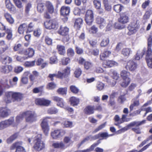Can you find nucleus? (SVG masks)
<instances>
[{
  "label": "nucleus",
  "instance_id": "obj_1",
  "mask_svg": "<svg viewBox=\"0 0 152 152\" xmlns=\"http://www.w3.org/2000/svg\"><path fill=\"white\" fill-rule=\"evenodd\" d=\"M42 134H35L32 136L31 138H28V141L29 143L31 142L32 140L34 142V148L39 151L43 149L45 147V143L41 140Z\"/></svg>",
  "mask_w": 152,
  "mask_h": 152
},
{
  "label": "nucleus",
  "instance_id": "obj_2",
  "mask_svg": "<svg viewBox=\"0 0 152 152\" xmlns=\"http://www.w3.org/2000/svg\"><path fill=\"white\" fill-rule=\"evenodd\" d=\"M49 119H51L50 117H46L43 118L41 123V126L43 132L45 136L48 135L50 130L49 126L48 124V122L50 121Z\"/></svg>",
  "mask_w": 152,
  "mask_h": 152
},
{
  "label": "nucleus",
  "instance_id": "obj_3",
  "mask_svg": "<svg viewBox=\"0 0 152 152\" xmlns=\"http://www.w3.org/2000/svg\"><path fill=\"white\" fill-rule=\"evenodd\" d=\"M24 113L26 122L32 123L36 121L37 115L34 112L28 111Z\"/></svg>",
  "mask_w": 152,
  "mask_h": 152
},
{
  "label": "nucleus",
  "instance_id": "obj_4",
  "mask_svg": "<svg viewBox=\"0 0 152 152\" xmlns=\"http://www.w3.org/2000/svg\"><path fill=\"white\" fill-rule=\"evenodd\" d=\"M45 28L49 29H56L58 27V24L55 20H50L47 21L44 23Z\"/></svg>",
  "mask_w": 152,
  "mask_h": 152
},
{
  "label": "nucleus",
  "instance_id": "obj_5",
  "mask_svg": "<svg viewBox=\"0 0 152 152\" xmlns=\"http://www.w3.org/2000/svg\"><path fill=\"white\" fill-rule=\"evenodd\" d=\"M65 133L64 130L61 129H57L51 132L50 135L53 139H56L62 137Z\"/></svg>",
  "mask_w": 152,
  "mask_h": 152
},
{
  "label": "nucleus",
  "instance_id": "obj_6",
  "mask_svg": "<svg viewBox=\"0 0 152 152\" xmlns=\"http://www.w3.org/2000/svg\"><path fill=\"white\" fill-rule=\"evenodd\" d=\"M14 122L13 117H11L8 119L1 121L0 122V130L3 129L12 125Z\"/></svg>",
  "mask_w": 152,
  "mask_h": 152
},
{
  "label": "nucleus",
  "instance_id": "obj_7",
  "mask_svg": "<svg viewBox=\"0 0 152 152\" xmlns=\"http://www.w3.org/2000/svg\"><path fill=\"white\" fill-rule=\"evenodd\" d=\"M85 20L88 25L91 24L94 20V16L92 10H87L85 15Z\"/></svg>",
  "mask_w": 152,
  "mask_h": 152
},
{
  "label": "nucleus",
  "instance_id": "obj_8",
  "mask_svg": "<svg viewBox=\"0 0 152 152\" xmlns=\"http://www.w3.org/2000/svg\"><path fill=\"white\" fill-rule=\"evenodd\" d=\"M138 28V25L136 22L131 23L129 25L128 28L129 31L128 33L129 35H131L135 33Z\"/></svg>",
  "mask_w": 152,
  "mask_h": 152
},
{
  "label": "nucleus",
  "instance_id": "obj_9",
  "mask_svg": "<svg viewBox=\"0 0 152 152\" xmlns=\"http://www.w3.org/2000/svg\"><path fill=\"white\" fill-rule=\"evenodd\" d=\"M50 103V101L44 98H37L35 100V104L38 105L48 106Z\"/></svg>",
  "mask_w": 152,
  "mask_h": 152
},
{
  "label": "nucleus",
  "instance_id": "obj_10",
  "mask_svg": "<svg viewBox=\"0 0 152 152\" xmlns=\"http://www.w3.org/2000/svg\"><path fill=\"white\" fill-rule=\"evenodd\" d=\"M11 113L10 110L7 107H0V117L5 118L9 115Z\"/></svg>",
  "mask_w": 152,
  "mask_h": 152
},
{
  "label": "nucleus",
  "instance_id": "obj_11",
  "mask_svg": "<svg viewBox=\"0 0 152 152\" xmlns=\"http://www.w3.org/2000/svg\"><path fill=\"white\" fill-rule=\"evenodd\" d=\"M137 64L133 61L130 60L128 62L126 68L131 71H134L137 68Z\"/></svg>",
  "mask_w": 152,
  "mask_h": 152
},
{
  "label": "nucleus",
  "instance_id": "obj_12",
  "mask_svg": "<svg viewBox=\"0 0 152 152\" xmlns=\"http://www.w3.org/2000/svg\"><path fill=\"white\" fill-rule=\"evenodd\" d=\"M119 22L123 24L127 23L129 21V17L126 13H120V17L118 19Z\"/></svg>",
  "mask_w": 152,
  "mask_h": 152
},
{
  "label": "nucleus",
  "instance_id": "obj_13",
  "mask_svg": "<svg viewBox=\"0 0 152 152\" xmlns=\"http://www.w3.org/2000/svg\"><path fill=\"white\" fill-rule=\"evenodd\" d=\"M70 68L66 67L63 71V73L58 72V77L59 78L62 79L68 76L70 73Z\"/></svg>",
  "mask_w": 152,
  "mask_h": 152
},
{
  "label": "nucleus",
  "instance_id": "obj_14",
  "mask_svg": "<svg viewBox=\"0 0 152 152\" xmlns=\"http://www.w3.org/2000/svg\"><path fill=\"white\" fill-rule=\"evenodd\" d=\"M23 97L22 94L19 92H14L12 99L13 102H20L23 99Z\"/></svg>",
  "mask_w": 152,
  "mask_h": 152
},
{
  "label": "nucleus",
  "instance_id": "obj_15",
  "mask_svg": "<svg viewBox=\"0 0 152 152\" xmlns=\"http://www.w3.org/2000/svg\"><path fill=\"white\" fill-rule=\"evenodd\" d=\"M14 92L13 91H7L5 93V98L4 100L7 103L11 102V99H12Z\"/></svg>",
  "mask_w": 152,
  "mask_h": 152
},
{
  "label": "nucleus",
  "instance_id": "obj_16",
  "mask_svg": "<svg viewBox=\"0 0 152 152\" xmlns=\"http://www.w3.org/2000/svg\"><path fill=\"white\" fill-rule=\"evenodd\" d=\"M145 120H142V121H134L133 122H138V123H140L141 122V123L140 125H135L134 126H135V127H133L132 128V130L134 132H136V133L138 134H140L141 133V132L140 131V128L139 127V126L141 125H142L144 124H145Z\"/></svg>",
  "mask_w": 152,
  "mask_h": 152
},
{
  "label": "nucleus",
  "instance_id": "obj_17",
  "mask_svg": "<svg viewBox=\"0 0 152 152\" xmlns=\"http://www.w3.org/2000/svg\"><path fill=\"white\" fill-rule=\"evenodd\" d=\"M97 23L99 25V28L102 29L106 25V22L104 19L100 17H98L96 20Z\"/></svg>",
  "mask_w": 152,
  "mask_h": 152
},
{
  "label": "nucleus",
  "instance_id": "obj_18",
  "mask_svg": "<svg viewBox=\"0 0 152 152\" xmlns=\"http://www.w3.org/2000/svg\"><path fill=\"white\" fill-rule=\"evenodd\" d=\"M29 74V72L28 71L25 72L22 75L21 81L23 84H26L28 82V76Z\"/></svg>",
  "mask_w": 152,
  "mask_h": 152
},
{
  "label": "nucleus",
  "instance_id": "obj_19",
  "mask_svg": "<svg viewBox=\"0 0 152 152\" xmlns=\"http://www.w3.org/2000/svg\"><path fill=\"white\" fill-rule=\"evenodd\" d=\"M94 110L93 106H88L85 108L84 112L87 115H91L94 113Z\"/></svg>",
  "mask_w": 152,
  "mask_h": 152
},
{
  "label": "nucleus",
  "instance_id": "obj_20",
  "mask_svg": "<svg viewBox=\"0 0 152 152\" xmlns=\"http://www.w3.org/2000/svg\"><path fill=\"white\" fill-rule=\"evenodd\" d=\"M69 31V29L66 26L61 27L58 31V33L64 36L68 34Z\"/></svg>",
  "mask_w": 152,
  "mask_h": 152
},
{
  "label": "nucleus",
  "instance_id": "obj_21",
  "mask_svg": "<svg viewBox=\"0 0 152 152\" xmlns=\"http://www.w3.org/2000/svg\"><path fill=\"white\" fill-rule=\"evenodd\" d=\"M100 141L99 140L97 141V142L94 143L89 148L85 150L77 151L75 152H90L91 151H93L94 149V148L98 145Z\"/></svg>",
  "mask_w": 152,
  "mask_h": 152
},
{
  "label": "nucleus",
  "instance_id": "obj_22",
  "mask_svg": "<svg viewBox=\"0 0 152 152\" xmlns=\"http://www.w3.org/2000/svg\"><path fill=\"white\" fill-rule=\"evenodd\" d=\"M132 51L131 49L129 48H124L122 50L121 54L124 57H128L132 53Z\"/></svg>",
  "mask_w": 152,
  "mask_h": 152
},
{
  "label": "nucleus",
  "instance_id": "obj_23",
  "mask_svg": "<svg viewBox=\"0 0 152 152\" xmlns=\"http://www.w3.org/2000/svg\"><path fill=\"white\" fill-rule=\"evenodd\" d=\"M71 105L73 106H75L77 105L80 102V99L75 97L72 96L69 99Z\"/></svg>",
  "mask_w": 152,
  "mask_h": 152
},
{
  "label": "nucleus",
  "instance_id": "obj_24",
  "mask_svg": "<svg viewBox=\"0 0 152 152\" xmlns=\"http://www.w3.org/2000/svg\"><path fill=\"white\" fill-rule=\"evenodd\" d=\"M12 69V67L10 65H6L1 67V70L4 73H8Z\"/></svg>",
  "mask_w": 152,
  "mask_h": 152
},
{
  "label": "nucleus",
  "instance_id": "obj_25",
  "mask_svg": "<svg viewBox=\"0 0 152 152\" xmlns=\"http://www.w3.org/2000/svg\"><path fill=\"white\" fill-rule=\"evenodd\" d=\"M52 146L55 148H60L64 149L66 148V146H65L64 144L62 142H54L52 144Z\"/></svg>",
  "mask_w": 152,
  "mask_h": 152
},
{
  "label": "nucleus",
  "instance_id": "obj_26",
  "mask_svg": "<svg viewBox=\"0 0 152 152\" xmlns=\"http://www.w3.org/2000/svg\"><path fill=\"white\" fill-rule=\"evenodd\" d=\"M57 49L58 53L61 55H64L65 53V47L64 46L58 45L57 46Z\"/></svg>",
  "mask_w": 152,
  "mask_h": 152
},
{
  "label": "nucleus",
  "instance_id": "obj_27",
  "mask_svg": "<svg viewBox=\"0 0 152 152\" xmlns=\"http://www.w3.org/2000/svg\"><path fill=\"white\" fill-rule=\"evenodd\" d=\"M141 123V122L138 123L136 122H132L130 124H128L126 126L124 127V128L121 129V131L123 132H124L128 130L131 127L134 126L135 125H138L139 124L140 125Z\"/></svg>",
  "mask_w": 152,
  "mask_h": 152
},
{
  "label": "nucleus",
  "instance_id": "obj_28",
  "mask_svg": "<svg viewBox=\"0 0 152 152\" xmlns=\"http://www.w3.org/2000/svg\"><path fill=\"white\" fill-rule=\"evenodd\" d=\"M104 64H105L108 67H112L114 66H117L118 63L116 62L112 61L107 60L104 62Z\"/></svg>",
  "mask_w": 152,
  "mask_h": 152
},
{
  "label": "nucleus",
  "instance_id": "obj_29",
  "mask_svg": "<svg viewBox=\"0 0 152 152\" xmlns=\"http://www.w3.org/2000/svg\"><path fill=\"white\" fill-rule=\"evenodd\" d=\"M111 54V52L110 51L106 50L103 53H101L100 55V59L101 60H103L105 58L108 57Z\"/></svg>",
  "mask_w": 152,
  "mask_h": 152
},
{
  "label": "nucleus",
  "instance_id": "obj_30",
  "mask_svg": "<svg viewBox=\"0 0 152 152\" xmlns=\"http://www.w3.org/2000/svg\"><path fill=\"white\" fill-rule=\"evenodd\" d=\"M34 50L32 48H28L27 49L25 52L24 53L25 55H28L27 57L28 58L32 57L34 54Z\"/></svg>",
  "mask_w": 152,
  "mask_h": 152
},
{
  "label": "nucleus",
  "instance_id": "obj_31",
  "mask_svg": "<svg viewBox=\"0 0 152 152\" xmlns=\"http://www.w3.org/2000/svg\"><path fill=\"white\" fill-rule=\"evenodd\" d=\"M145 51V48L144 49L142 52L140 50L138 51L135 56V59L137 60H139L140 58H142L143 56L144 55Z\"/></svg>",
  "mask_w": 152,
  "mask_h": 152
},
{
  "label": "nucleus",
  "instance_id": "obj_32",
  "mask_svg": "<svg viewBox=\"0 0 152 152\" xmlns=\"http://www.w3.org/2000/svg\"><path fill=\"white\" fill-rule=\"evenodd\" d=\"M27 25L25 23L20 25L18 28V32L20 34H23L24 31L27 29Z\"/></svg>",
  "mask_w": 152,
  "mask_h": 152
},
{
  "label": "nucleus",
  "instance_id": "obj_33",
  "mask_svg": "<svg viewBox=\"0 0 152 152\" xmlns=\"http://www.w3.org/2000/svg\"><path fill=\"white\" fill-rule=\"evenodd\" d=\"M83 20L82 18H78L77 19L75 22L74 27L77 29H79L82 24Z\"/></svg>",
  "mask_w": 152,
  "mask_h": 152
},
{
  "label": "nucleus",
  "instance_id": "obj_34",
  "mask_svg": "<svg viewBox=\"0 0 152 152\" xmlns=\"http://www.w3.org/2000/svg\"><path fill=\"white\" fill-rule=\"evenodd\" d=\"M130 73L129 72H127L125 70H123L121 72V76L122 78V79H130L129 76Z\"/></svg>",
  "mask_w": 152,
  "mask_h": 152
},
{
  "label": "nucleus",
  "instance_id": "obj_35",
  "mask_svg": "<svg viewBox=\"0 0 152 152\" xmlns=\"http://www.w3.org/2000/svg\"><path fill=\"white\" fill-rule=\"evenodd\" d=\"M109 39L108 37H105L103 38L100 43V46L101 47H105L109 43Z\"/></svg>",
  "mask_w": 152,
  "mask_h": 152
},
{
  "label": "nucleus",
  "instance_id": "obj_36",
  "mask_svg": "<svg viewBox=\"0 0 152 152\" xmlns=\"http://www.w3.org/2000/svg\"><path fill=\"white\" fill-rule=\"evenodd\" d=\"M58 112V110L55 107H52L48 108L47 111V113L49 114H55Z\"/></svg>",
  "mask_w": 152,
  "mask_h": 152
},
{
  "label": "nucleus",
  "instance_id": "obj_37",
  "mask_svg": "<svg viewBox=\"0 0 152 152\" xmlns=\"http://www.w3.org/2000/svg\"><path fill=\"white\" fill-rule=\"evenodd\" d=\"M57 92L59 94L66 95L67 92V88H60L57 90Z\"/></svg>",
  "mask_w": 152,
  "mask_h": 152
},
{
  "label": "nucleus",
  "instance_id": "obj_38",
  "mask_svg": "<svg viewBox=\"0 0 152 152\" xmlns=\"http://www.w3.org/2000/svg\"><path fill=\"white\" fill-rule=\"evenodd\" d=\"M25 117V114L23 113H20L16 118V122L18 124Z\"/></svg>",
  "mask_w": 152,
  "mask_h": 152
},
{
  "label": "nucleus",
  "instance_id": "obj_39",
  "mask_svg": "<svg viewBox=\"0 0 152 152\" xmlns=\"http://www.w3.org/2000/svg\"><path fill=\"white\" fill-rule=\"evenodd\" d=\"M104 84L101 82H98L96 85V88L97 90L101 91L104 89Z\"/></svg>",
  "mask_w": 152,
  "mask_h": 152
},
{
  "label": "nucleus",
  "instance_id": "obj_40",
  "mask_svg": "<svg viewBox=\"0 0 152 152\" xmlns=\"http://www.w3.org/2000/svg\"><path fill=\"white\" fill-rule=\"evenodd\" d=\"M130 82V79H123L122 82L121 83V85L123 87H126L129 84Z\"/></svg>",
  "mask_w": 152,
  "mask_h": 152
},
{
  "label": "nucleus",
  "instance_id": "obj_41",
  "mask_svg": "<svg viewBox=\"0 0 152 152\" xmlns=\"http://www.w3.org/2000/svg\"><path fill=\"white\" fill-rule=\"evenodd\" d=\"M130 82V79H123L122 82L121 83V85L123 87H126L129 84Z\"/></svg>",
  "mask_w": 152,
  "mask_h": 152
},
{
  "label": "nucleus",
  "instance_id": "obj_42",
  "mask_svg": "<svg viewBox=\"0 0 152 152\" xmlns=\"http://www.w3.org/2000/svg\"><path fill=\"white\" fill-rule=\"evenodd\" d=\"M6 6L7 9L9 10H11L12 9H14V7L11 3L10 0H5V1Z\"/></svg>",
  "mask_w": 152,
  "mask_h": 152
},
{
  "label": "nucleus",
  "instance_id": "obj_43",
  "mask_svg": "<svg viewBox=\"0 0 152 152\" xmlns=\"http://www.w3.org/2000/svg\"><path fill=\"white\" fill-rule=\"evenodd\" d=\"M62 124L64 127H72V122L68 121H64Z\"/></svg>",
  "mask_w": 152,
  "mask_h": 152
},
{
  "label": "nucleus",
  "instance_id": "obj_44",
  "mask_svg": "<svg viewBox=\"0 0 152 152\" xmlns=\"http://www.w3.org/2000/svg\"><path fill=\"white\" fill-rule=\"evenodd\" d=\"M152 143V142H151L145 146L144 147L142 148L140 150H139V151H138V150H136L133 149L131 151H130L127 152H142L144 151L145 150V149H146L147 148H148V147L151 145V144Z\"/></svg>",
  "mask_w": 152,
  "mask_h": 152
},
{
  "label": "nucleus",
  "instance_id": "obj_45",
  "mask_svg": "<svg viewBox=\"0 0 152 152\" xmlns=\"http://www.w3.org/2000/svg\"><path fill=\"white\" fill-rule=\"evenodd\" d=\"M114 119L115 121V125L116 126H118L121 123H119L121 121V119H120V117L118 115H116L114 117Z\"/></svg>",
  "mask_w": 152,
  "mask_h": 152
},
{
  "label": "nucleus",
  "instance_id": "obj_46",
  "mask_svg": "<svg viewBox=\"0 0 152 152\" xmlns=\"http://www.w3.org/2000/svg\"><path fill=\"white\" fill-rule=\"evenodd\" d=\"M18 136V134L16 133L11 136L7 140V142L8 143H10L13 140L16 139Z\"/></svg>",
  "mask_w": 152,
  "mask_h": 152
},
{
  "label": "nucleus",
  "instance_id": "obj_47",
  "mask_svg": "<svg viewBox=\"0 0 152 152\" xmlns=\"http://www.w3.org/2000/svg\"><path fill=\"white\" fill-rule=\"evenodd\" d=\"M70 62V59L68 58L64 57L61 59V62L63 65H67Z\"/></svg>",
  "mask_w": 152,
  "mask_h": 152
},
{
  "label": "nucleus",
  "instance_id": "obj_48",
  "mask_svg": "<svg viewBox=\"0 0 152 152\" xmlns=\"http://www.w3.org/2000/svg\"><path fill=\"white\" fill-rule=\"evenodd\" d=\"M70 89L72 92L75 94H77L79 91V89L75 86H71L70 87Z\"/></svg>",
  "mask_w": 152,
  "mask_h": 152
},
{
  "label": "nucleus",
  "instance_id": "obj_49",
  "mask_svg": "<svg viewBox=\"0 0 152 152\" xmlns=\"http://www.w3.org/2000/svg\"><path fill=\"white\" fill-rule=\"evenodd\" d=\"M93 66V64L92 63L88 61L85 62L84 64L85 68L86 70L91 69Z\"/></svg>",
  "mask_w": 152,
  "mask_h": 152
},
{
  "label": "nucleus",
  "instance_id": "obj_50",
  "mask_svg": "<svg viewBox=\"0 0 152 152\" xmlns=\"http://www.w3.org/2000/svg\"><path fill=\"white\" fill-rule=\"evenodd\" d=\"M45 5L48 10H54V6L50 1H47L45 2Z\"/></svg>",
  "mask_w": 152,
  "mask_h": 152
},
{
  "label": "nucleus",
  "instance_id": "obj_51",
  "mask_svg": "<svg viewBox=\"0 0 152 152\" xmlns=\"http://www.w3.org/2000/svg\"><path fill=\"white\" fill-rule=\"evenodd\" d=\"M106 124V122H105L104 123L102 124L99 126L94 131L92 132L93 134L95 133L99 130H101L104 127Z\"/></svg>",
  "mask_w": 152,
  "mask_h": 152
},
{
  "label": "nucleus",
  "instance_id": "obj_52",
  "mask_svg": "<svg viewBox=\"0 0 152 152\" xmlns=\"http://www.w3.org/2000/svg\"><path fill=\"white\" fill-rule=\"evenodd\" d=\"M12 61V58L8 56H7L4 58L3 63L4 64H10Z\"/></svg>",
  "mask_w": 152,
  "mask_h": 152
},
{
  "label": "nucleus",
  "instance_id": "obj_53",
  "mask_svg": "<svg viewBox=\"0 0 152 152\" xmlns=\"http://www.w3.org/2000/svg\"><path fill=\"white\" fill-rule=\"evenodd\" d=\"M82 71L79 68H77L74 72L75 76L76 77H78L81 75Z\"/></svg>",
  "mask_w": 152,
  "mask_h": 152
},
{
  "label": "nucleus",
  "instance_id": "obj_54",
  "mask_svg": "<svg viewBox=\"0 0 152 152\" xmlns=\"http://www.w3.org/2000/svg\"><path fill=\"white\" fill-rule=\"evenodd\" d=\"M53 10H46L44 14V17L47 18H50L51 15L53 12Z\"/></svg>",
  "mask_w": 152,
  "mask_h": 152
},
{
  "label": "nucleus",
  "instance_id": "obj_55",
  "mask_svg": "<svg viewBox=\"0 0 152 152\" xmlns=\"http://www.w3.org/2000/svg\"><path fill=\"white\" fill-rule=\"evenodd\" d=\"M89 31L90 33L96 34L98 31V28L94 25L89 29Z\"/></svg>",
  "mask_w": 152,
  "mask_h": 152
},
{
  "label": "nucleus",
  "instance_id": "obj_56",
  "mask_svg": "<svg viewBox=\"0 0 152 152\" xmlns=\"http://www.w3.org/2000/svg\"><path fill=\"white\" fill-rule=\"evenodd\" d=\"M94 5L95 8L99 9L101 7V2L97 0H94L93 1Z\"/></svg>",
  "mask_w": 152,
  "mask_h": 152
},
{
  "label": "nucleus",
  "instance_id": "obj_57",
  "mask_svg": "<svg viewBox=\"0 0 152 152\" xmlns=\"http://www.w3.org/2000/svg\"><path fill=\"white\" fill-rule=\"evenodd\" d=\"M21 145V142H17L13 144L10 147L11 150H13L16 148L17 149L18 147L20 145Z\"/></svg>",
  "mask_w": 152,
  "mask_h": 152
},
{
  "label": "nucleus",
  "instance_id": "obj_58",
  "mask_svg": "<svg viewBox=\"0 0 152 152\" xmlns=\"http://www.w3.org/2000/svg\"><path fill=\"white\" fill-rule=\"evenodd\" d=\"M16 6L19 9H21L23 7L22 3L20 0H13Z\"/></svg>",
  "mask_w": 152,
  "mask_h": 152
},
{
  "label": "nucleus",
  "instance_id": "obj_59",
  "mask_svg": "<svg viewBox=\"0 0 152 152\" xmlns=\"http://www.w3.org/2000/svg\"><path fill=\"white\" fill-rule=\"evenodd\" d=\"M146 60L148 67L152 69V58H147Z\"/></svg>",
  "mask_w": 152,
  "mask_h": 152
},
{
  "label": "nucleus",
  "instance_id": "obj_60",
  "mask_svg": "<svg viewBox=\"0 0 152 152\" xmlns=\"http://www.w3.org/2000/svg\"><path fill=\"white\" fill-rule=\"evenodd\" d=\"M28 59V57L26 56L21 57L19 56H17L16 60L20 62H23L26 60Z\"/></svg>",
  "mask_w": 152,
  "mask_h": 152
},
{
  "label": "nucleus",
  "instance_id": "obj_61",
  "mask_svg": "<svg viewBox=\"0 0 152 152\" xmlns=\"http://www.w3.org/2000/svg\"><path fill=\"white\" fill-rule=\"evenodd\" d=\"M89 140L92 141L90 135L86 137L79 144V146H80L85 142L88 141Z\"/></svg>",
  "mask_w": 152,
  "mask_h": 152
},
{
  "label": "nucleus",
  "instance_id": "obj_62",
  "mask_svg": "<svg viewBox=\"0 0 152 152\" xmlns=\"http://www.w3.org/2000/svg\"><path fill=\"white\" fill-rule=\"evenodd\" d=\"M6 32L7 34V38L9 40L11 39L12 37V31L9 29L7 28L6 30Z\"/></svg>",
  "mask_w": 152,
  "mask_h": 152
},
{
  "label": "nucleus",
  "instance_id": "obj_63",
  "mask_svg": "<svg viewBox=\"0 0 152 152\" xmlns=\"http://www.w3.org/2000/svg\"><path fill=\"white\" fill-rule=\"evenodd\" d=\"M64 141L65 143L71 144L72 143L73 141L71 140V137H66L64 139Z\"/></svg>",
  "mask_w": 152,
  "mask_h": 152
},
{
  "label": "nucleus",
  "instance_id": "obj_64",
  "mask_svg": "<svg viewBox=\"0 0 152 152\" xmlns=\"http://www.w3.org/2000/svg\"><path fill=\"white\" fill-rule=\"evenodd\" d=\"M35 64L34 61H26L25 64V66L26 67H32L34 66Z\"/></svg>",
  "mask_w": 152,
  "mask_h": 152
}]
</instances>
